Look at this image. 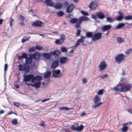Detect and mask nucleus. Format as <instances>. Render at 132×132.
<instances>
[{"label": "nucleus", "instance_id": "10", "mask_svg": "<svg viewBox=\"0 0 132 132\" xmlns=\"http://www.w3.org/2000/svg\"><path fill=\"white\" fill-rule=\"evenodd\" d=\"M75 7V5L72 4H71L68 5L66 8L65 12L67 13H71Z\"/></svg>", "mask_w": 132, "mask_h": 132}, {"label": "nucleus", "instance_id": "34", "mask_svg": "<svg viewBox=\"0 0 132 132\" xmlns=\"http://www.w3.org/2000/svg\"><path fill=\"white\" fill-rule=\"evenodd\" d=\"M81 22L79 19L78 21L76 23L75 27L77 28H80V24H81Z\"/></svg>", "mask_w": 132, "mask_h": 132}, {"label": "nucleus", "instance_id": "49", "mask_svg": "<svg viewBox=\"0 0 132 132\" xmlns=\"http://www.w3.org/2000/svg\"><path fill=\"white\" fill-rule=\"evenodd\" d=\"M65 37V36L64 34L61 35L60 36V39L62 41H63L64 42Z\"/></svg>", "mask_w": 132, "mask_h": 132}, {"label": "nucleus", "instance_id": "36", "mask_svg": "<svg viewBox=\"0 0 132 132\" xmlns=\"http://www.w3.org/2000/svg\"><path fill=\"white\" fill-rule=\"evenodd\" d=\"M60 50L62 52H67V49L64 46L61 47Z\"/></svg>", "mask_w": 132, "mask_h": 132}, {"label": "nucleus", "instance_id": "42", "mask_svg": "<svg viewBox=\"0 0 132 132\" xmlns=\"http://www.w3.org/2000/svg\"><path fill=\"white\" fill-rule=\"evenodd\" d=\"M80 13L85 16L89 15V13L88 12L84 10H81L80 11Z\"/></svg>", "mask_w": 132, "mask_h": 132}, {"label": "nucleus", "instance_id": "47", "mask_svg": "<svg viewBox=\"0 0 132 132\" xmlns=\"http://www.w3.org/2000/svg\"><path fill=\"white\" fill-rule=\"evenodd\" d=\"M36 50L35 46L32 47L30 48L29 50V52H33L35 51Z\"/></svg>", "mask_w": 132, "mask_h": 132}, {"label": "nucleus", "instance_id": "17", "mask_svg": "<svg viewBox=\"0 0 132 132\" xmlns=\"http://www.w3.org/2000/svg\"><path fill=\"white\" fill-rule=\"evenodd\" d=\"M53 6L55 9L57 10H61L62 7V3L58 2L56 4L54 3Z\"/></svg>", "mask_w": 132, "mask_h": 132}, {"label": "nucleus", "instance_id": "51", "mask_svg": "<svg viewBox=\"0 0 132 132\" xmlns=\"http://www.w3.org/2000/svg\"><path fill=\"white\" fill-rule=\"evenodd\" d=\"M8 65L6 63L4 65V76L5 77V74H6V71H7V67H8Z\"/></svg>", "mask_w": 132, "mask_h": 132}, {"label": "nucleus", "instance_id": "1", "mask_svg": "<svg viewBox=\"0 0 132 132\" xmlns=\"http://www.w3.org/2000/svg\"><path fill=\"white\" fill-rule=\"evenodd\" d=\"M61 53L58 50H55L49 53H44L42 54V55L46 59L49 60L51 59V56H54L56 57Z\"/></svg>", "mask_w": 132, "mask_h": 132}, {"label": "nucleus", "instance_id": "18", "mask_svg": "<svg viewBox=\"0 0 132 132\" xmlns=\"http://www.w3.org/2000/svg\"><path fill=\"white\" fill-rule=\"evenodd\" d=\"M68 60V59L66 57L61 56L59 59V62L60 64L65 63Z\"/></svg>", "mask_w": 132, "mask_h": 132}, {"label": "nucleus", "instance_id": "21", "mask_svg": "<svg viewBox=\"0 0 132 132\" xmlns=\"http://www.w3.org/2000/svg\"><path fill=\"white\" fill-rule=\"evenodd\" d=\"M51 74V72L50 71H46L45 73L44 77L45 79L50 78Z\"/></svg>", "mask_w": 132, "mask_h": 132}, {"label": "nucleus", "instance_id": "9", "mask_svg": "<svg viewBox=\"0 0 132 132\" xmlns=\"http://www.w3.org/2000/svg\"><path fill=\"white\" fill-rule=\"evenodd\" d=\"M43 24V22L39 20L35 21L31 24L32 26L34 27H40Z\"/></svg>", "mask_w": 132, "mask_h": 132}, {"label": "nucleus", "instance_id": "13", "mask_svg": "<svg viewBox=\"0 0 132 132\" xmlns=\"http://www.w3.org/2000/svg\"><path fill=\"white\" fill-rule=\"evenodd\" d=\"M98 6V4L96 2H91L90 4L89 5L88 7L90 8V10H95Z\"/></svg>", "mask_w": 132, "mask_h": 132}, {"label": "nucleus", "instance_id": "43", "mask_svg": "<svg viewBox=\"0 0 132 132\" xmlns=\"http://www.w3.org/2000/svg\"><path fill=\"white\" fill-rule=\"evenodd\" d=\"M104 90L102 89L99 90L97 93L98 95H102L103 94Z\"/></svg>", "mask_w": 132, "mask_h": 132}, {"label": "nucleus", "instance_id": "63", "mask_svg": "<svg viewBox=\"0 0 132 132\" xmlns=\"http://www.w3.org/2000/svg\"><path fill=\"white\" fill-rule=\"evenodd\" d=\"M40 125L42 127H45L46 126L44 124V121H42V123L40 124Z\"/></svg>", "mask_w": 132, "mask_h": 132}, {"label": "nucleus", "instance_id": "25", "mask_svg": "<svg viewBox=\"0 0 132 132\" xmlns=\"http://www.w3.org/2000/svg\"><path fill=\"white\" fill-rule=\"evenodd\" d=\"M93 32L90 31H87L86 32V38H92L93 37Z\"/></svg>", "mask_w": 132, "mask_h": 132}, {"label": "nucleus", "instance_id": "50", "mask_svg": "<svg viewBox=\"0 0 132 132\" xmlns=\"http://www.w3.org/2000/svg\"><path fill=\"white\" fill-rule=\"evenodd\" d=\"M81 32V30L79 29H77V33H76V36H79L80 35Z\"/></svg>", "mask_w": 132, "mask_h": 132}, {"label": "nucleus", "instance_id": "26", "mask_svg": "<svg viewBox=\"0 0 132 132\" xmlns=\"http://www.w3.org/2000/svg\"><path fill=\"white\" fill-rule=\"evenodd\" d=\"M125 23H119L116 27V29H119L124 27Z\"/></svg>", "mask_w": 132, "mask_h": 132}, {"label": "nucleus", "instance_id": "32", "mask_svg": "<svg viewBox=\"0 0 132 132\" xmlns=\"http://www.w3.org/2000/svg\"><path fill=\"white\" fill-rule=\"evenodd\" d=\"M117 42L119 43H121L124 42V39L120 37H118L117 38Z\"/></svg>", "mask_w": 132, "mask_h": 132}, {"label": "nucleus", "instance_id": "55", "mask_svg": "<svg viewBox=\"0 0 132 132\" xmlns=\"http://www.w3.org/2000/svg\"><path fill=\"white\" fill-rule=\"evenodd\" d=\"M92 18L94 19L95 20H97V16L96 15V14L95 15H94V14H92L91 15Z\"/></svg>", "mask_w": 132, "mask_h": 132}, {"label": "nucleus", "instance_id": "57", "mask_svg": "<svg viewBox=\"0 0 132 132\" xmlns=\"http://www.w3.org/2000/svg\"><path fill=\"white\" fill-rule=\"evenodd\" d=\"M13 21L14 20L12 18H11L10 20V21L9 22L10 25V27H11L12 26V23L13 22Z\"/></svg>", "mask_w": 132, "mask_h": 132}, {"label": "nucleus", "instance_id": "30", "mask_svg": "<svg viewBox=\"0 0 132 132\" xmlns=\"http://www.w3.org/2000/svg\"><path fill=\"white\" fill-rule=\"evenodd\" d=\"M34 83H35V88H39L41 86V82H40L37 81V82H35H35Z\"/></svg>", "mask_w": 132, "mask_h": 132}, {"label": "nucleus", "instance_id": "58", "mask_svg": "<svg viewBox=\"0 0 132 132\" xmlns=\"http://www.w3.org/2000/svg\"><path fill=\"white\" fill-rule=\"evenodd\" d=\"M14 104V105L15 106L19 107H20V104L19 103V102H14L13 103Z\"/></svg>", "mask_w": 132, "mask_h": 132}, {"label": "nucleus", "instance_id": "48", "mask_svg": "<svg viewBox=\"0 0 132 132\" xmlns=\"http://www.w3.org/2000/svg\"><path fill=\"white\" fill-rule=\"evenodd\" d=\"M71 129L73 131H77V125H76L75 126L74 125H72L71 127Z\"/></svg>", "mask_w": 132, "mask_h": 132}, {"label": "nucleus", "instance_id": "22", "mask_svg": "<svg viewBox=\"0 0 132 132\" xmlns=\"http://www.w3.org/2000/svg\"><path fill=\"white\" fill-rule=\"evenodd\" d=\"M43 77L42 76L37 75L35 76L34 75V81H39L42 79Z\"/></svg>", "mask_w": 132, "mask_h": 132}, {"label": "nucleus", "instance_id": "60", "mask_svg": "<svg viewBox=\"0 0 132 132\" xmlns=\"http://www.w3.org/2000/svg\"><path fill=\"white\" fill-rule=\"evenodd\" d=\"M132 51V50L130 49L129 50H128L127 51H126L125 52L126 54H129L131 53Z\"/></svg>", "mask_w": 132, "mask_h": 132}, {"label": "nucleus", "instance_id": "35", "mask_svg": "<svg viewBox=\"0 0 132 132\" xmlns=\"http://www.w3.org/2000/svg\"><path fill=\"white\" fill-rule=\"evenodd\" d=\"M56 14L59 16L61 17L64 14V13L62 11H60L56 13Z\"/></svg>", "mask_w": 132, "mask_h": 132}, {"label": "nucleus", "instance_id": "46", "mask_svg": "<svg viewBox=\"0 0 132 132\" xmlns=\"http://www.w3.org/2000/svg\"><path fill=\"white\" fill-rule=\"evenodd\" d=\"M58 109L60 110H68V107H67L61 106V107L59 108H58Z\"/></svg>", "mask_w": 132, "mask_h": 132}, {"label": "nucleus", "instance_id": "16", "mask_svg": "<svg viewBox=\"0 0 132 132\" xmlns=\"http://www.w3.org/2000/svg\"><path fill=\"white\" fill-rule=\"evenodd\" d=\"M112 28L111 24L105 25L103 26L101 28L102 31L103 32L108 31L110 30Z\"/></svg>", "mask_w": 132, "mask_h": 132}, {"label": "nucleus", "instance_id": "39", "mask_svg": "<svg viewBox=\"0 0 132 132\" xmlns=\"http://www.w3.org/2000/svg\"><path fill=\"white\" fill-rule=\"evenodd\" d=\"M63 41H62L60 39H57L56 40L55 43L57 45H60L63 42Z\"/></svg>", "mask_w": 132, "mask_h": 132}, {"label": "nucleus", "instance_id": "2", "mask_svg": "<svg viewBox=\"0 0 132 132\" xmlns=\"http://www.w3.org/2000/svg\"><path fill=\"white\" fill-rule=\"evenodd\" d=\"M23 81L26 82H31L32 83L35 82L34 81V75L32 74H26L24 73L23 75Z\"/></svg>", "mask_w": 132, "mask_h": 132}, {"label": "nucleus", "instance_id": "20", "mask_svg": "<svg viewBox=\"0 0 132 132\" xmlns=\"http://www.w3.org/2000/svg\"><path fill=\"white\" fill-rule=\"evenodd\" d=\"M45 3L46 6L52 7L53 6L54 3L52 0H45Z\"/></svg>", "mask_w": 132, "mask_h": 132}, {"label": "nucleus", "instance_id": "38", "mask_svg": "<svg viewBox=\"0 0 132 132\" xmlns=\"http://www.w3.org/2000/svg\"><path fill=\"white\" fill-rule=\"evenodd\" d=\"M103 103L102 102H100L98 103H97L96 104L93 105H92V108H96L98 107L99 106H100V105Z\"/></svg>", "mask_w": 132, "mask_h": 132}, {"label": "nucleus", "instance_id": "15", "mask_svg": "<svg viewBox=\"0 0 132 132\" xmlns=\"http://www.w3.org/2000/svg\"><path fill=\"white\" fill-rule=\"evenodd\" d=\"M107 67V65L104 61H102L99 66L100 71H102L105 69Z\"/></svg>", "mask_w": 132, "mask_h": 132}, {"label": "nucleus", "instance_id": "52", "mask_svg": "<svg viewBox=\"0 0 132 132\" xmlns=\"http://www.w3.org/2000/svg\"><path fill=\"white\" fill-rule=\"evenodd\" d=\"M22 55L24 59H26L28 57L26 53H22Z\"/></svg>", "mask_w": 132, "mask_h": 132}, {"label": "nucleus", "instance_id": "59", "mask_svg": "<svg viewBox=\"0 0 132 132\" xmlns=\"http://www.w3.org/2000/svg\"><path fill=\"white\" fill-rule=\"evenodd\" d=\"M108 75L107 74L102 75L101 76V78L102 79H103L104 78H106L108 76Z\"/></svg>", "mask_w": 132, "mask_h": 132}, {"label": "nucleus", "instance_id": "40", "mask_svg": "<svg viewBox=\"0 0 132 132\" xmlns=\"http://www.w3.org/2000/svg\"><path fill=\"white\" fill-rule=\"evenodd\" d=\"M123 19H124L123 18L118 15L116 17L115 20L117 21H122Z\"/></svg>", "mask_w": 132, "mask_h": 132}, {"label": "nucleus", "instance_id": "3", "mask_svg": "<svg viewBox=\"0 0 132 132\" xmlns=\"http://www.w3.org/2000/svg\"><path fill=\"white\" fill-rule=\"evenodd\" d=\"M18 67L19 71H24L26 73L30 72V67L29 65L23 63V65L21 64H20Z\"/></svg>", "mask_w": 132, "mask_h": 132}, {"label": "nucleus", "instance_id": "37", "mask_svg": "<svg viewBox=\"0 0 132 132\" xmlns=\"http://www.w3.org/2000/svg\"><path fill=\"white\" fill-rule=\"evenodd\" d=\"M124 19L126 20H132V15H128L124 17Z\"/></svg>", "mask_w": 132, "mask_h": 132}, {"label": "nucleus", "instance_id": "5", "mask_svg": "<svg viewBox=\"0 0 132 132\" xmlns=\"http://www.w3.org/2000/svg\"><path fill=\"white\" fill-rule=\"evenodd\" d=\"M29 55L32 59H34L36 61H39L41 56L40 53L38 52H36L33 54H30Z\"/></svg>", "mask_w": 132, "mask_h": 132}, {"label": "nucleus", "instance_id": "62", "mask_svg": "<svg viewBox=\"0 0 132 132\" xmlns=\"http://www.w3.org/2000/svg\"><path fill=\"white\" fill-rule=\"evenodd\" d=\"M83 82L84 84H85L86 83L87 81V80L86 78H84L82 79Z\"/></svg>", "mask_w": 132, "mask_h": 132}, {"label": "nucleus", "instance_id": "28", "mask_svg": "<svg viewBox=\"0 0 132 132\" xmlns=\"http://www.w3.org/2000/svg\"><path fill=\"white\" fill-rule=\"evenodd\" d=\"M106 21L110 23H112L114 21V20L111 17L106 16Z\"/></svg>", "mask_w": 132, "mask_h": 132}, {"label": "nucleus", "instance_id": "24", "mask_svg": "<svg viewBox=\"0 0 132 132\" xmlns=\"http://www.w3.org/2000/svg\"><path fill=\"white\" fill-rule=\"evenodd\" d=\"M94 103H98L99 102L101 101V98L97 95L95 96L94 98Z\"/></svg>", "mask_w": 132, "mask_h": 132}, {"label": "nucleus", "instance_id": "61", "mask_svg": "<svg viewBox=\"0 0 132 132\" xmlns=\"http://www.w3.org/2000/svg\"><path fill=\"white\" fill-rule=\"evenodd\" d=\"M50 100L49 98H47L46 99H45L42 100V102L43 103L46 102L47 101H49Z\"/></svg>", "mask_w": 132, "mask_h": 132}, {"label": "nucleus", "instance_id": "14", "mask_svg": "<svg viewBox=\"0 0 132 132\" xmlns=\"http://www.w3.org/2000/svg\"><path fill=\"white\" fill-rule=\"evenodd\" d=\"M97 18L101 20L104 19L105 18V15L102 12L100 11L96 13Z\"/></svg>", "mask_w": 132, "mask_h": 132}, {"label": "nucleus", "instance_id": "19", "mask_svg": "<svg viewBox=\"0 0 132 132\" xmlns=\"http://www.w3.org/2000/svg\"><path fill=\"white\" fill-rule=\"evenodd\" d=\"M59 62L57 60L54 61L52 63L51 67V68L54 69L59 65Z\"/></svg>", "mask_w": 132, "mask_h": 132}, {"label": "nucleus", "instance_id": "64", "mask_svg": "<svg viewBox=\"0 0 132 132\" xmlns=\"http://www.w3.org/2000/svg\"><path fill=\"white\" fill-rule=\"evenodd\" d=\"M18 59L19 60H23L24 58L22 56V55L19 56L18 57Z\"/></svg>", "mask_w": 132, "mask_h": 132}, {"label": "nucleus", "instance_id": "56", "mask_svg": "<svg viewBox=\"0 0 132 132\" xmlns=\"http://www.w3.org/2000/svg\"><path fill=\"white\" fill-rule=\"evenodd\" d=\"M118 13L119 14V15H118L121 16L123 18H124V13L122 12H121L120 11H119L118 12Z\"/></svg>", "mask_w": 132, "mask_h": 132}, {"label": "nucleus", "instance_id": "53", "mask_svg": "<svg viewBox=\"0 0 132 132\" xmlns=\"http://www.w3.org/2000/svg\"><path fill=\"white\" fill-rule=\"evenodd\" d=\"M119 85H120V84H117V86H116V87H113V89H112V90H115V91H116L117 93H118V92L120 91H119V90H116V88H117L118 89H119V88H118V87H118V86H119Z\"/></svg>", "mask_w": 132, "mask_h": 132}, {"label": "nucleus", "instance_id": "45", "mask_svg": "<svg viewBox=\"0 0 132 132\" xmlns=\"http://www.w3.org/2000/svg\"><path fill=\"white\" fill-rule=\"evenodd\" d=\"M30 38V37H27L26 38H23L21 40V42L22 43H23L25 42L28 41L29 38Z\"/></svg>", "mask_w": 132, "mask_h": 132}, {"label": "nucleus", "instance_id": "54", "mask_svg": "<svg viewBox=\"0 0 132 132\" xmlns=\"http://www.w3.org/2000/svg\"><path fill=\"white\" fill-rule=\"evenodd\" d=\"M19 19L22 21H23L24 20L25 18L24 16L22 15H19Z\"/></svg>", "mask_w": 132, "mask_h": 132}, {"label": "nucleus", "instance_id": "41", "mask_svg": "<svg viewBox=\"0 0 132 132\" xmlns=\"http://www.w3.org/2000/svg\"><path fill=\"white\" fill-rule=\"evenodd\" d=\"M35 47L36 50H43V47L42 46H40V45H37L35 46Z\"/></svg>", "mask_w": 132, "mask_h": 132}, {"label": "nucleus", "instance_id": "44", "mask_svg": "<svg viewBox=\"0 0 132 132\" xmlns=\"http://www.w3.org/2000/svg\"><path fill=\"white\" fill-rule=\"evenodd\" d=\"M69 4V3L67 1H65L63 5L64 9L65 8V7L67 8Z\"/></svg>", "mask_w": 132, "mask_h": 132}, {"label": "nucleus", "instance_id": "7", "mask_svg": "<svg viewBox=\"0 0 132 132\" xmlns=\"http://www.w3.org/2000/svg\"><path fill=\"white\" fill-rule=\"evenodd\" d=\"M61 71L59 69H53L52 71V76L54 78H58L63 76V73H61Z\"/></svg>", "mask_w": 132, "mask_h": 132}, {"label": "nucleus", "instance_id": "8", "mask_svg": "<svg viewBox=\"0 0 132 132\" xmlns=\"http://www.w3.org/2000/svg\"><path fill=\"white\" fill-rule=\"evenodd\" d=\"M102 33L97 32L93 35L92 40L94 41H96L100 39L102 37Z\"/></svg>", "mask_w": 132, "mask_h": 132}, {"label": "nucleus", "instance_id": "33", "mask_svg": "<svg viewBox=\"0 0 132 132\" xmlns=\"http://www.w3.org/2000/svg\"><path fill=\"white\" fill-rule=\"evenodd\" d=\"M128 129V127L127 126L124 125L121 128V131L122 132H127Z\"/></svg>", "mask_w": 132, "mask_h": 132}, {"label": "nucleus", "instance_id": "11", "mask_svg": "<svg viewBox=\"0 0 132 132\" xmlns=\"http://www.w3.org/2000/svg\"><path fill=\"white\" fill-rule=\"evenodd\" d=\"M86 38V37L81 36L80 38L78 39L76 42V43L75 44L74 47L76 48L80 45V43H83L84 42V40Z\"/></svg>", "mask_w": 132, "mask_h": 132}, {"label": "nucleus", "instance_id": "27", "mask_svg": "<svg viewBox=\"0 0 132 132\" xmlns=\"http://www.w3.org/2000/svg\"><path fill=\"white\" fill-rule=\"evenodd\" d=\"M79 20V18H71L70 20V22L72 24L76 23Z\"/></svg>", "mask_w": 132, "mask_h": 132}, {"label": "nucleus", "instance_id": "23", "mask_svg": "<svg viewBox=\"0 0 132 132\" xmlns=\"http://www.w3.org/2000/svg\"><path fill=\"white\" fill-rule=\"evenodd\" d=\"M79 20L82 22V21H87L89 20V18L85 16H80L79 18Z\"/></svg>", "mask_w": 132, "mask_h": 132}, {"label": "nucleus", "instance_id": "29", "mask_svg": "<svg viewBox=\"0 0 132 132\" xmlns=\"http://www.w3.org/2000/svg\"><path fill=\"white\" fill-rule=\"evenodd\" d=\"M84 126L82 125H81L79 126L77 125V131L80 132L84 128Z\"/></svg>", "mask_w": 132, "mask_h": 132}, {"label": "nucleus", "instance_id": "4", "mask_svg": "<svg viewBox=\"0 0 132 132\" xmlns=\"http://www.w3.org/2000/svg\"><path fill=\"white\" fill-rule=\"evenodd\" d=\"M132 87V84H128L125 85L123 87L121 88L120 89L116 88V90H119L120 92H125L130 90Z\"/></svg>", "mask_w": 132, "mask_h": 132}, {"label": "nucleus", "instance_id": "31", "mask_svg": "<svg viewBox=\"0 0 132 132\" xmlns=\"http://www.w3.org/2000/svg\"><path fill=\"white\" fill-rule=\"evenodd\" d=\"M11 123L13 126H16L18 123L17 119L15 118L12 121Z\"/></svg>", "mask_w": 132, "mask_h": 132}, {"label": "nucleus", "instance_id": "6", "mask_svg": "<svg viewBox=\"0 0 132 132\" xmlns=\"http://www.w3.org/2000/svg\"><path fill=\"white\" fill-rule=\"evenodd\" d=\"M125 55L122 53L119 54L115 57V61L116 62L119 64L125 60Z\"/></svg>", "mask_w": 132, "mask_h": 132}, {"label": "nucleus", "instance_id": "12", "mask_svg": "<svg viewBox=\"0 0 132 132\" xmlns=\"http://www.w3.org/2000/svg\"><path fill=\"white\" fill-rule=\"evenodd\" d=\"M33 61L31 57H28L25 60V63L24 64H26L29 65H31L32 67L35 66V63H34L33 65H32V63Z\"/></svg>", "mask_w": 132, "mask_h": 132}]
</instances>
